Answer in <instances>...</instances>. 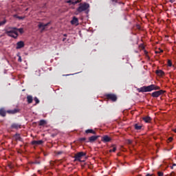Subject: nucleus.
Masks as SVG:
<instances>
[{"instance_id":"f257e3e1","label":"nucleus","mask_w":176,"mask_h":176,"mask_svg":"<svg viewBox=\"0 0 176 176\" xmlns=\"http://www.w3.org/2000/svg\"><path fill=\"white\" fill-rule=\"evenodd\" d=\"M19 32H20V34H23L24 32V29H17L16 28H11L6 30V34H7L8 36H11V38H16L19 36Z\"/></svg>"},{"instance_id":"f03ea898","label":"nucleus","mask_w":176,"mask_h":176,"mask_svg":"<svg viewBox=\"0 0 176 176\" xmlns=\"http://www.w3.org/2000/svg\"><path fill=\"white\" fill-rule=\"evenodd\" d=\"M152 90H160V87L156 86L155 85H151L147 87H143L140 88V91L143 92L152 91Z\"/></svg>"},{"instance_id":"7ed1b4c3","label":"nucleus","mask_w":176,"mask_h":176,"mask_svg":"<svg viewBox=\"0 0 176 176\" xmlns=\"http://www.w3.org/2000/svg\"><path fill=\"white\" fill-rule=\"evenodd\" d=\"M89 9V4L84 3H80L79 5V7L77 9V12L78 13H82V12H85V10H87Z\"/></svg>"},{"instance_id":"20e7f679","label":"nucleus","mask_w":176,"mask_h":176,"mask_svg":"<svg viewBox=\"0 0 176 176\" xmlns=\"http://www.w3.org/2000/svg\"><path fill=\"white\" fill-rule=\"evenodd\" d=\"M50 24V23H47L46 24L40 23L38 25V28H40V30H41V31H45V30H46V27H47V25H49Z\"/></svg>"},{"instance_id":"39448f33","label":"nucleus","mask_w":176,"mask_h":176,"mask_svg":"<svg viewBox=\"0 0 176 176\" xmlns=\"http://www.w3.org/2000/svg\"><path fill=\"white\" fill-rule=\"evenodd\" d=\"M86 153L83 152H80L75 155V160H80V157H83V156H85Z\"/></svg>"},{"instance_id":"423d86ee","label":"nucleus","mask_w":176,"mask_h":176,"mask_svg":"<svg viewBox=\"0 0 176 176\" xmlns=\"http://www.w3.org/2000/svg\"><path fill=\"white\" fill-rule=\"evenodd\" d=\"M71 24L72 25H79V20L76 16L73 17V19L71 21Z\"/></svg>"},{"instance_id":"0eeeda50","label":"nucleus","mask_w":176,"mask_h":176,"mask_svg":"<svg viewBox=\"0 0 176 176\" xmlns=\"http://www.w3.org/2000/svg\"><path fill=\"white\" fill-rule=\"evenodd\" d=\"M163 94V90L156 91L152 93L153 97H159Z\"/></svg>"},{"instance_id":"6e6552de","label":"nucleus","mask_w":176,"mask_h":176,"mask_svg":"<svg viewBox=\"0 0 176 176\" xmlns=\"http://www.w3.org/2000/svg\"><path fill=\"white\" fill-rule=\"evenodd\" d=\"M107 97L109 100H111V101H116L118 100L116 95L114 94H108Z\"/></svg>"},{"instance_id":"1a4fd4ad","label":"nucleus","mask_w":176,"mask_h":176,"mask_svg":"<svg viewBox=\"0 0 176 176\" xmlns=\"http://www.w3.org/2000/svg\"><path fill=\"white\" fill-rule=\"evenodd\" d=\"M25 44L23 43V41H19L16 43V49H21L23 47H24Z\"/></svg>"},{"instance_id":"9d476101","label":"nucleus","mask_w":176,"mask_h":176,"mask_svg":"<svg viewBox=\"0 0 176 176\" xmlns=\"http://www.w3.org/2000/svg\"><path fill=\"white\" fill-rule=\"evenodd\" d=\"M32 145H41V144H43V141H42V140H38V141L34 140V141L32 142Z\"/></svg>"},{"instance_id":"9b49d317","label":"nucleus","mask_w":176,"mask_h":176,"mask_svg":"<svg viewBox=\"0 0 176 176\" xmlns=\"http://www.w3.org/2000/svg\"><path fill=\"white\" fill-rule=\"evenodd\" d=\"M102 141L103 142H109V141H111V138H109L108 135H105L103 137Z\"/></svg>"},{"instance_id":"f8f14e48","label":"nucleus","mask_w":176,"mask_h":176,"mask_svg":"<svg viewBox=\"0 0 176 176\" xmlns=\"http://www.w3.org/2000/svg\"><path fill=\"white\" fill-rule=\"evenodd\" d=\"M7 112H8V113L14 114V113H17V112H19V109H14V110H8Z\"/></svg>"},{"instance_id":"ddd939ff","label":"nucleus","mask_w":176,"mask_h":176,"mask_svg":"<svg viewBox=\"0 0 176 176\" xmlns=\"http://www.w3.org/2000/svg\"><path fill=\"white\" fill-rule=\"evenodd\" d=\"M14 140H16V141H21V138L20 137V134H16L14 136Z\"/></svg>"},{"instance_id":"4468645a","label":"nucleus","mask_w":176,"mask_h":176,"mask_svg":"<svg viewBox=\"0 0 176 176\" xmlns=\"http://www.w3.org/2000/svg\"><path fill=\"white\" fill-rule=\"evenodd\" d=\"M97 138H98V136H91L89 138V142H93L94 141H96V140H97Z\"/></svg>"},{"instance_id":"2eb2a0df","label":"nucleus","mask_w":176,"mask_h":176,"mask_svg":"<svg viewBox=\"0 0 176 176\" xmlns=\"http://www.w3.org/2000/svg\"><path fill=\"white\" fill-rule=\"evenodd\" d=\"M143 120H144V122H145L146 123H149V122H151V117H148V116L144 117V118H143Z\"/></svg>"},{"instance_id":"dca6fc26","label":"nucleus","mask_w":176,"mask_h":176,"mask_svg":"<svg viewBox=\"0 0 176 176\" xmlns=\"http://www.w3.org/2000/svg\"><path fill=\"white\" fill-rule=\"evenodd\" d=\"M27 100H28V104H31V102H32V96H28L27 97Z\"/></svg>"},{"instance_id":"f3484780","label":"nucleus","mask_w":176,"mask_h":176,"mask_svg":"<svg viewBox=\"0 0 176 176\" xmlns=\"http://www.w3.org/2000/svg\"><path fill=\"white\" fill-rule=\"evenodd\" d=\"M0 115L1 116H6V112L5 111V110H3V109H0Z\"/></svg>"},{"instance_id":"a211bd4d","label":"nucleus","mask_w":176,"mask_h":176,"mask_svg":"<svg viewBox=\"0 0 176 176\" xmlns=\"http://www.w3.org/2000/svg\"><path fill=\"white\" fill-rule=\"evenodd\" d=\"M135 130H141V129H142V126L141 125H138V124H135Z\"/></svg>"},{"instance_id":"6ab92c4d","label":"nucleus","mask_w":176,"mask_h":176,"mask_svg":"<svg viewBox=\"0 0 176 176\" xmlns=\"http://www.w3.org/2000/svg\"><path fill=\"white\" fill-rule=\"evenodd\" d=\"M85 133H87V134L89 133H92V134H96V132H94V131H93L92 129H87Z\"/></svg>"},{"instance_id":"aec40b11","label":"nucleus","mask_w":176,"mask_h":176,"mask_svg":"<svg viewBox=\"0 0 176 176\" xmlns=\"http://www.w3.org/2000/svg\"><path fill=\"white\" fill-rule=\"evenodd\" d=\"M44 124H46V121L45 120H41L40 121L39 125L40 126H43Z\"/></svg>"},{"instance_id":"412c9836","label":"nucleus","mask_w":176,"mask_h":176,"mask_svg":"<svg viewBox=\"0 0 176 176\" xmlns=\"http://www.w3.org/2000/svg\"><path fill=\"white\" fill-rule=\"evenodd\" d=\"M157 75H160V76H162V75H164V72H163V71H162V70H158V71H157Z\"/></svg>"},{"instance_id":"4be33fe9","label":"nucleus","mask_w":176,"mask_h":176,"mask_svg":"<svg viewBox=\"0 0 176 176\" xmlns=\"http://www.w3.org/2000/svg\"><path fill=\"white\" fill-rule=\"evenodd\" d=\"M109 152H116V146H113L112 148L109 150Z\"/></svg>"},{"instance_id":"5701e85b","label":"nucleus","mask_w":176,"mask_h":176,"mask_svg":"<svg viewBox=\"0 0 176 176\" xmlns=\"http://www.w3.org/2000/svg\"><path fill=\"white\" fill-rule=\"evenodd\" d=\"M5 24H6V19H4L3 21H0V27H1V25H5Z\"/></svg>"},{"instance_id":"b1692460","label":"nucleus","mask_w":176,"mask_h":176,"mask_svg":"<svg viewBox=\"0 0 176 176\" xmlns=\"http://www.w3.org/2000/svg\"><path fill=\"white\" fill-rule=\"evenodd\" d=\"M17 57H19L18 61H19V63H21L22 59H21V56H20V53H18V54H17Z\"/></svg>"},{"instance_id":"393cba45","label":"nucleus","mask_w":176,"mask_h":176,"mask_svg":"<svg viewBox=\"0 0 176 176\" xmlns=\"http://www.w3.org/2000/svg\"><path fill=\"white\" fill-rule=\"evenodd\" d=\"M14 17H16V19H19V20H23V19H24V17H23V16H17V15H14Z\"/></svg>"},{"instance_id":"a878e982","label":"nucleus","mask_w":176,"mask_h":176,"mask_svg":"<svg viewBox=\"0 0 176 176\" xmlns=\"http://www.w3.org/2000/svg\"><path fill=\"white\" fill-rule=\"evenodd\" d=\"M34 101L36 102V104H39V99H38V98H34Z\"/></svg>"},{"instance_id":"bb28decb","label":"nucleus","mask_w":176,"mask_h":176,"mask_svg":"<svg viewBox=\"0 0 176 176\" xmlns=\"http://www.w3.org/2000/svg\"><path fill=\"white\" fill-rule=\"evenodd\" d=\"M168 67H171V65H173V63H171V61L170 60H168Z\"/></svg>"},{"instance_id":"cd10ccee","label":"nucleus","mask_w":176,"mask_h":176,"mask_svg":"<svg viewBox=\"0 0 176 176\" xmlns=\"http://www.w3.org/2000/svg\"><path fill=\"white\" fill-rule=\"evenodd\" d=\"M157 175H158V176H163V173L162 172H158Z\"/></svg>"},{"instance_id":"c85d7f7f","label":"nucleus","mask_w":176,"mask_h":176,"mask_svg":"<svg viewBox=\"0 0 176 176\" xmlns=\"http://www.w3.org/2000/svg\"><path fill=\"white\" fill-rule=\"evenodd\" d=\"M168 141H169V142H171V141H173V138L172 137L169 138Z\"/></svg>"},{"instance_id":"c756f323","label":"nucleus","mask_w":176,"mask_h":176,"mask_svg":"<svg viewBox=\"0 0 176 176\" xmlns=\"http://www.w3.org/2000/svg\"><path fill=\"white\" fill-rule=\"evenodd\" d=\"M127 143H128V144H131V140H127Z\"/></svg>"},{"instance_id":"7c9ffc66","label":"nucleus","mask_w":176,"mask_h":176,"mask_svg":"<svg viewBox=\"0 0 176 176\" xmlns=\"http://www.w3.org/2000/svg\"><path fill=\"white\" fill-rule=\"evenodd\" d=\"M174 166H176V164H173V166H171V168H173Z\"/></svg>"},{"instance_id":"2f4dec72","label":"nucleus","mask_w":176,"mask_h":176,"mask_svg":"<svg viewBox=\"0 0 176 176\" xmlns=\"http://www.w3.org/2000/svg\"><path fill=\"white\" fill-rule=\"evenodd\" d=\"M146 176H152L151 174H147Z\"/></svg>"},{"instance_id":"473e14b6","label":"nucleus","mask_w":176,"mask_h":176,"mask_svg":"<svg viewBox=\"0 0 176 176\" xmlns=\"http://www.w3.org/2000/svg\"><path fill=\"white\" fill-rule=\"evenodd\" d=\"M81 140H82V141H85V140H86V138H82Z\"/></svg>"},{"instance_id":"72a5a7b5","label":"nucleus","mask_w":176,"mask_h":176,"mask_svg":"<svg viewBox=\"0 0 176 176\" xmlns=\"http://www.w3.org/2000/svg\"><path fill=\"white\" fill-rule=\"evenodd\" d=\"M67 3H71V1H67Z\"/></svg>"},{"instance_id":"f704fd0d","label":"nucleus","mask_w":176,"mask_h":176,"mask_svg":"<svg viewBox=\"0 0 176 176\" xmlns=\"http://www.w3.org/2000/svg\"><path fill=\"white\" fill-rule=\"evenodd\" d=\"M163 50H160V52L162 53Z\"/></svg>"},{"instance_id":"c9c22d12","label":"nucleus","mask_w":176,"mask_h":176,"mask_svg":"<svg viewBox=\"0 0 176 176\" xmlns=\"http://www.w3.org/2000/svg\"><path fill=\"white\" fill-rule=\"evenodd\" d=\"M58 155H61V152L58 153Z\"/></svg>"},{"instance_id":"e433bc0d","label":"nucleus","mask_w":176,"mask_h":176,"mask_svg":"<svg viewBox=\"0 0 176 176\" xmlns=\"http://www.w3.org/2000/svg\"><path fill=\"white\" fill-rule=\"evenodd\" d=\"M112 1H118V0H112Z\"/></svg>"},{"instance_id":"4c0bfd02","label":"nucleus","mask_w":176,"mask_h":176,"mask_svg":"<svg viewBox=\"0 0 176 176\" xmlns=\"http://www.w3.org/2000/svg\"><path fill=\"white\" fill-rule=\"evenodd\" d=\"M78 12H76V14H78Z\"/></svg>"},{"instance_id":"58836bf2","label":"nucleus","mask_w":176,"mask_h":176,"mask_svg":"<svg viewBox=\"0 0 176 176\" xmlns=\"http://www.w3.org/2000/svg\"><path fill=\"white\" fill-rule=\"evenodd\" d=\"M12 127H15L14 125H12Z\"/></svg>"},{"instance_id":"ea45409f","label":"nucleus","mask_w":176,"mask_h":176,"mask_svg":"<svg viewBox=\"0 0 176 176\" xmlns=\"http://www.w3.org/2000/svg\"><path fill=\"white\" fill-rule=\"evenodd\" d=\"M74 3H78V2H75Z\"/></svg>"}]
</instances>
